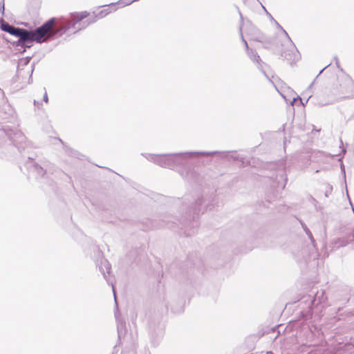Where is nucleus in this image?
Listing matches in <instances>:
<instances>
[{"instance_id": "obj_1", "label": "nucleus", "mask_w": 354, "mask_h": 354, "mask_svg": "<svg viewBox=\"0 0 354 354\" xmlns=\"http://www.w3.org/2000/svg\"><path fill=\"white\" fill-rule=\"evenodd\" d=\"M54 24L55 19H50L35 31L15 28L8 24H2L1 28L3 30L19 37V42L20 43L32 41L41 43L57 33V31L53 28Z\"/></svg>"}, {"instance_id": "obj_2", "label": "nucleus", "mask_w": 354, "mask_h": 354, "mask_svg": "<svg viewBox=\"0 0 354 354\" xmlns=\"http://www.w3.org/2000/svg\"><path fill=\"white\" fill-rule=\"evenodd\" d=\"M185 155H187V153L152 155L151 160L162 167H170L171 166L172 162H174L178 156H184Z\"/></svg>"}, {"instance_id": "obj_3", "label": "nucleus", "mask_w": 354, "mask_h": 354, "mask_svg": "<svg viewBox=\"0 0 354 354\" xmlns=\"http://www.w3.org/2000/svg\"><path fill=\"white\" fill-rule=\"evenodd\" d=\"M100 270L104 276V278L109 281V274L111 270V265L106 259H102L100 265Z\"/></svg>"}, {"instance_id": "obj_4", "label": "nucleus", "mask_w": 354, "mask_h": 354, "mask_svg": "<svg viewBox=\"0 0 354 354\" xmlns=\"http://www.w3.org/2000/svg\"><path fill=\"white\" fill-rule=\"evenodd\" d=\"M86 17H87V13L86 12L76 14L73 17V21L69 22V24H68L67 29H70L71 26L75 28L76 24L80 22L81 20H82L83 19H84Z\"/></svg>"}, {"instance_id": "obj_5", "label": "nucleus", "mask_w": 354, "mask_h": 354, "mask_svg": "<svg viewBox=\"0 0 354 354\" xmlns=\"http://www.w3.org/2000/svg\"><path fill=\"white\" fill-rule=\"evenodd\" d=\"M243 41H244V44L245 45V47L247 48V50H248V55H249V57H250V59L253 61V62H259L260 58H259V56L257 55L253 50H249L248 48V44L247 42L243 39Z\"/></svg>"}, {"instance_id": "obj_6", "label": "nucleus", "mask_w": 354, "mask_h": 354, "mask_svg": "<svg viewBox=\"0 0 354 354\" xmlns=\"http://www.w3.org/2000/svg\"><path fill=\"white\" fill-rule=\"evenodd\" d=\"M15 138L13 141L17 144H19L21 142H23L24 140H25V137L24 136V135L21 133V132H19V133H17L15 136Z\"/></svg>"}, {"instance_id": "obj_7", "label": "nucleus", "mask_w": 354, "mask_h": 354, "mask_svg": "<svg viewBox=\"0 0 354 354\" xmlns=\"http://www.w3.org/2000/svg\"><path fill=\"white\" fill-rule=\"evenodd\" d=\"M109 12H110V11L109 10V9L105 8L97 13L96 12H94V14L98 18H102V17H105L106 15H107Z\"/></svg>"}, {"instance_id": "obj_8", "label": "nucleus", "mask_w": 354, "mask_h": 354, "mask_svg": "<svg viewBox=\"0 0 354 354\" xmlns=\"http://www.w3.org/2000/svg\"><path fill=\"white\" fill-rule=\"evenodd\" d=\"M35 169L38 171V174L39 175L44 174L43 169L41 167H39L37 166V167H35Z\"/></svg>"}, {"instance_id": "obj_9", "label": "nucleus", "mask_w": 354, "mask_h": 354, "mask_svg": "<svg viewBox=\"0 0 354 354\" xmlns=\"http://www.w3.org/2000/svg\"><path fill=\"white\" fill-rule=\"evenodd\" d=\"M0 7H1V9L2 10V13H3V11H4V3H3V1H0Z\"/></svg>"}, {"instance_id": "obj_10", "label": "nucleus", "mask_w": 354, "mask_h": 354, "mask_svg": "<svg viewBox=\"0 0 354 354\" xmlns=\"http://www.w3.org/2000/svg\"><path fill=\"white\" fill-rule=\"evenodd\" d=\"M44 102H46V103L48 102V95H47V93L45 92L44 95Z\"/></svg>"}, {"instance_id": "obj_11", "label": "nucleus", "mask_w": 354, "mask_h": 354, "mask_svg": "<svg viewBox=\"0 0 354 354\" xmlns=\"http://www.w3.org/2000/svg\"><path fill=\"white\" fill-rule=\"evenodd\" d=\"M297 98L295 97H293L292 102H291V104H293V103L296 101Z\"/></svg>"}, {"instance_id": "obj_12", "label": "nucleus", "mask_w": 354, "mask_h": 354, "mask_svg": "<svg viewBox=\"0 0 354 354\" xmlns=\"http://www.w3.org/2000/svg\"><path fill=\"white\" fill-rule=\"evenodd\" d=\"M281 95L283 96V97L287 101L286 98V96H284L282 93H281Z\"/></svg>"}]
</instances>
